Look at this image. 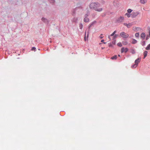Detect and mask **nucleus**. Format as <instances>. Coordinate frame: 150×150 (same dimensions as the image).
I'll return each mask as SVG.
<instances>
[{"mask_svg": "<svg viewBox=\"0 0 150 150\" xmlns=\"http://www.w3.org/2000/svg\"><path fill=\"white\" fill-rule=\"evenodd\" d=\"M115 35V34H114V33H113L111 34L109 36H108V38H109L110 39V36H114V35Z\"/></svg>", "mask_w": 150, "mask_h": 150, "instance_id": "412c9836", "label": "nucleus"}, {"mask_svg": "<svg viewBox=\"0 0 150 150\" xmlns=\"http://www.w3.org/2000/svg\"><path fill=\"white\" fill-rule=\"evenodd\" d=\"M146 50H150V44H149L146 48Z\"/></svg>", "mask_w": 150, "mask_h": 150, "instance_id": "4468645a", "label": "nucleus"}, {"mask_svg": "<svg viewBox=\"0 0 150 150\" xmlns=\"http://www.w3.org/2000/svg\"><path fill=\"white\" fill-rule=\"evenodd\" d=\"M125 16H127L128 17H129L130 16V14H128V13H126L125 14Z\"/></svg>", "mask_w": 150, "mask_h": 150, "instance_id": "b1692460", "label": "nucleus"}, {"mask_svg": "<svg viewBox=\"0 0 150 150\" xmlns=\"http://www.w3.org/2000/svg\"><path fill=\"white\" fill-rule=\"evenodd\" d=\"M146 36V34L144 33H142L141 35V37L142 38H143V39L145 38Z\"/></svg>", "mask_w": 150, "mask_h": 150, "instance_id": "6e6552de", "label": "nucleus"}, {"mask_svg": "<svg viewBox=\"0 0 150 150\" xmlns=\"http://www.w3.org/2000/svg\"><path fill=\"white\" fill-rule=\"evenodd\" d=\"M146 2V0H140V2L142 4H144Z\"/></svg>", "mask_w": 150, "mask_h": 150, "instance_id": "f8f14e48", "label": "nucleus"}, {"mask_svg": "<svg viewBox=\"0 0 150 150\" xmlns=\"http://www.w3.org/2000/svg\"><path fill=\"white\" fill-rule=\"evenodd\" d=\"M86 35V32L85 33V35ZM84 40H85V41H86V35L85 36V37H84Z\"/></svg>", "mask_w": 150, "mask_h": 150, "instance_id": "c756f323", "label": "nucleus"}, {"mask_svg": "<svg viewBox=\"0 0 150 150\" xmlns=\"http://www.w3.org/2000/svg\"><path fill=\"white\" fill-rule=\"evenodd\" d=\"M137 29V28L136 27H133V29L134 30H136Z\"/></svg>", "mask_w": 150, "mask_h": 150, "instance_id": "cd10ccee", "label": "nucleus"}, {"mask_svg": "<svg viewBox=\"0 0 150 150\" xmlns=\"http://www.w3.org/2000/svg\"><path fill=\"white\" fill-rule=\"evenodd\" d=\"M148 52L146 51H145L144 52V59L145 57L147 56V55Z\"/></svg>", "mask_w": 150, "mask_h": 150, "instance_id": "1a4fd4ad", "label": "nucleus"}, {"mask_svg": "<svg viewBox=\"0 0 150 150\" xmlns=\"http://www.w3.org/2000/svg\"><path fill=\"white\" fill-rule=\"evenodd\" d=\"M118 56L119 57H120V55L119 54L118 55Z\"/></svg>", "mask_w": 150, "mask_h": 150, "instance_id": "72a5a7b5", "label": "nucleus"}, {"mask_svg": "<svg viewBox=\"0 0 150 150\" xmlns=\"http://www.w3.org/2000/svg\"><path fill=\"white\" fill-rule=\"evenodd\" d=\"M92 25V24L90 25V27L91 26V25Z\"/></svg>", "mask_w": 150, "mask_h": 150, "instance_id": "c9c22d12", "label": "nucleus"}, {"mask_svg": "<svg viewBox=\"0 0 150 150\" xmlns=\"http://www.w3.org/2000/svg\"><path fill=\"white\" fill-rule=\"evenodd\" d=\"M101 38H102V37H101Z\"/></svg>", "mask_w": 150, "mask_h": 150, "instance_id": "e433bc0d", "label": "nucleus"}, {"mask_svg": "<svg viewBox=\"0 0 150 150\" xmlns=\"http://www.w3.org/2000/svg\"><path fill=\"white\" fill-rule=\"evenodd\" d=\"M116 30L115 31L113 32V33H114V34H115V33H116Z\"/></svg>", "mask_w": 150, "mask_h": 150, "instance_id": "7c9ffc66", "label": "nucleus"}, {"mask_svg": "<svg viewBox=\"0 0 150 150\" xmlns=\"http://www.w3.org/2000/svg\"><path fill=\"white\" fill-rule=\"evenodd\" d=\"M123 25L126 26L128 28H130L133 25L132 23L127 24L126 23H124Z\"/></svg>", "mask_w": 150, "mask_h": 150, "instance_id": "20e7f679", "label": "nucleus"}, {"mask_svg": "<svg viewBox=\"0 0 150 150\" xmlns=\"http://www.w3.org/2000/svg\"><path fill=\"white\" fill-rule=\"evenodd\" d=\"M118 36V35L117 34H115L112 38V39L115 40L116 38Z\"/></svg>", "mask_w": 150, "mask_h": 150, "instance_id": "2eb2a0df", "label": "nucleus"}, {"mask_svg": "<svg viewBox=\"0 0 150 150\" xmlns=\"http://www.w3.org/2000/svg\"><path fill=\"white\" fill-rule=\"evenodd\" d=\"M42 21H44L45 22H47V20L44 18H42Z\"/></svg>", "mask_w": 150, "mask_h": 150, "instance_id": "6ab92c4d", "label": "nucleus"}, {"mask_svg": "<svg viewBox=\"0 0 150 150\" xmlns=\"http://www.w3.org/2000/svg\"><path fill=\"white\" fill-rule=\"evenodd\" d=\"M88 16V15L87 14L86 15V16Z\"/></svg>", "mask_w": 150, "mask_h": 150, "instance_id": "f704fd0d", "label": "nucleus"}, {"mask_svg": "<svg viewBox=\"0 0 150 150\" xmlns=\"http://www.w3.org/2000/svg\"><path fill=\"white\" fill-rule=\"evenodd\" d=\"M127 11L128 13H130L132 12V10L131 9H129L127 10Z\"/></svg>", "mask_w": 150, "mask_h": 150, "instance_id": "5701e85b", "label": "nucleus"}, {"mask_svg": "<svg viewBox=\"0 0 150 150\" xmlns=\"http://www.w3.org/2000/svg\"><path fill=\"white\" fill-rule=\"evenodd\" d=\"M83 25L82 24H79V28L81 29H82L83 28Z\"/></svg>", "mask_w": 150, "mask_h": 150, "instance_id": "aec40b11", "label": "nucleus"}, {"mask_svg": "<svg viewBox=\"0 0 150 150\" xmlns=\"http://www.w3.org/2000/svg\"><path fill=\"white\" fill-rule=\"evenodd\" d=\"M104 40H101V42H103V43H104L105 44V42H104Z\"/></svg>", "mask_w": 150, "mask_h": 150, "instance_id": "c85d7f7f", "label": "nucleus"}, {"mask_svg": "<svg viewBox=\"0 0 150 150\" xmlns=\"http://www.w3.org/2000/svg\"><path fill=\"white\" fill-rule=\"evenodd\" d=\"M89 21V19L88 18L85 17L84 19V21L85 22H88Z\"/></svg>", "mask_w": 150, "mask_h": 150, "instance_id": "9b49d317", "label": "nucleus"}, {"mask_svg": "<svg viewBox=\"0 0 150 150\" xmlns=\"http://www.w3.org/2000/svg\"><path fill=\"white\" fill-rule=\"evenodd\" d=\"M139 12H133L132 14V17L134 18L137 16L139 14Z\"/></svg>", "mask_w": 150, "mask_h": 150, "instance_id": "7ed1b4c3", "label": "nucleus"}, {"mask_svg": "<svg viewBox=\"0 0 150 150\" xmlns=\"http://www.w3.org/2000/svg\"><path fill=\"white\" fill-rule=\"evenodd\" d=\"M131 52L132 54H134L135 53V51L134 50H132L131 51Z\"/></svg>", "mask_w": 150, "mask_h": 150, "instance_id": "393cba45", "label": "nucleus"}, {"mask_svg": "<svg viewBox=\"0 0 150 150\" xmlns=\"http://www.w3.org/2000/svg\"><path fill=\"white\" fill-rule=\"evenodd\" d=\"M122 44L124 45H126L128 44V42L127 41H124L122 42Z\"/></svg>", "mask_w": 150, "mask_h": 150, "instance_id": "dca6fc26", "label": "nucleus"}, {"mask_svg": "<svg viewBox=\"0 0 150 150\" xmlns=\"http://www.w3.org/2000/svg\"><path fill=\"white\" fill-rule=\"evenodd\" d=\"M142 45L143 46H144L145 45V44H146V43H145V41H144L143 42H142Z\"/></svg>", "mask_w": 150, "mask_h": 150, "instance_id": "bb28decb", "label": "nucleus"}, {"mask_svg": "<svg viewBox=\"0 0 150 150\" xmlns=\"http://www.w3.org/2000/svg\"><path fill=\"white\" fill-rule=\"evenodd\" d=\"M117 56L116 55L113 56L112 57H111L110 59L112 60L116 59H117Z\"/></svg>", "mask_w": 150, "mask_h": 150, "instance_id": "9d476101", "label": "nucleus"}, {"mask_svg": "<svg viewBox=\"0 0 150 150\" xmlns=\"http://www.w3.org/2000/svg\"><path fill=\"white\" fill-rule=\"evenodd\" d=\"M35 49H36V48L35 47H33L31 49V50L35 51Z\"/></svg>", "mask_w": 150, "mask_h": 150, "instance_id": "a878e982", "label": "nucleus"}, {"mask_svg": "<svg viewBox=\"0 0 150 150\" xmlns=\"http://www.w3.org/2000/svg\"><path fill=\"white\" fill-rule=\"evenodd\" d=\"M90 8L91 9L99 12H101L103 10V8L100 4L98 2L91 3L90 5Z\"/></svg>", "mask_w": 150, "mask_h": 150, "instance_id": "f257e3e1", "label": "nucleus"}, {"mask_svg": "<svg viewBox=\"0 0 150 150\" xmlns=\"http://www.w3.org/2000/svg\"><path fill=\"white\" fill-rule=\"evenodd\" d=\"M135 36L136 37H138L139 36V34L138 33H136L135 34Z\"/></svg>", "mask_w": 150, "mask_h": 150, "instance_id": "4be33fe9", "label": "nucleus"}, {"mask_svg": "<svg viewBox=\"0 0 150 150\" xmlns=\"http://www.w3.org/2000/svg\"><path fill=\"white\" fill-rule=\"evenodd\" d=\"M101 38H102V37H101Z\"/></svg>", "mask_w": 150, "mask_h": 150, "instance_id": "4c0bfd02", "label": "nucleus"}, {"mask_svg": "<svg viewBox=\"0 0 150 150\" xmlns=\"http://www.w3.org/2000/svg\"><path fill=\"white\" fill-rule=\"evenodd\" d=\"M128 51V49L127 48L123 47L121 49V53H122L124 52L126 53Z\"/></svg>", "mask_w": 150, "mask_h": 150, "instance_id": "423d86ee", "label": "nucleus"}, {"mask_svg": "<svg viewBox=\"0 0 150 150\" xmlns=\"http://www.w3.org/2000/svg\"><path fill=\"white\" fill-rule=\"evenodd\" d=\"M140 58H138L137 59H136L135 61V64H137L140 61Z\"/></svg>", "mask_w": 150, "mask_h": 150, "instance_id": "0eeeda50", "label": "nucleus"}, {"mask_svg": "<svg viewBox=\"0 0 150 150\" xmlns=\"http://www.w3.org/2000/svg\"><path fill=\"white\" fill-rule=\"evenodd\" d=\"M137 65L135 64L134 65L132 66V68H135L137 67Z\"/></svg>", "mask_w": 150, "mask_h": 150, "instance_id": "f3484780", "label": "nucleus"}, {"mask_svg": "<svg viewBox=\"0 0 150 150\" xmlns=\"http://www.w3.org/2000/svg\"><path fill=\"white\" fill-rule=\"evenodd\" d=\"M137 41L135 39H133L132 43L133 44H135L137 43Z\"/></svg>", "mask_w": 150, "mask_h": 150, "instance_id": "ddd939ff", "label": "nucleus"}, {"mask_svg": "<svg viewBox=\"0 0 150 150\" xmlns=\"http://www.w3.org/2000/svg\"><path fill=\"white\" fill-rule=\"evenodd\" d=\"M120 35L123 38H127L129 36L128 34L124 32L121 33L120 34Z\"/></svg>", "mask_w": 150, "mask_h": 150, "instance_id": "f03ea898", "label": "nucleus"}, {"mask_svg": "<svg viewBox=\"0 0 150 150\" xmlns=\"http://www.w3.org/2000/svg\"><path fill=\"white\" fill-rule=\"evenodd\" d=\"M124 20V17L122 16H120L117 20V21L118 23L122 22Z\"/></svg>", "mask_w": 150, "mask_h": 150, "instance_id": "39448f33", "label": "nucleus"}, {"mask_svg": "<svg viewBox=\"0 0 150 150\" xmlns=\"http://www.w3.org/2000/svg\"><path fill=\"white\" fill-rule=\"evenodd\" d=\"M149 37L150 36V31H149Z\"/></svg>", "mask_w": 150, "mask_h": 150, "instance_id": "473e14b6", "label": "nucleus"}, {"mask_svg": "<svg viewBox=\"0 0 150 150\" xmlns=\"http://www.w3.org/2000/svg\"><path fill=\"white\" fill-rule=\"evenodd\" d=\"M148 38H148V35H147V37H146V40H147V39H148Z\"/></svg>", "mask_w": 150, "mask_h": 150, "instance_id": "2f4dec72", "label": "nucleus"}, {"mask_svg": "<svg viewBox=\"0 0 150 150\" xmlns=\"http://www.w3.org/2000/svg\"><path fill=\"white\" fill-rule=\"evenodd\" d=\"M117 45L119 47H120L122 46V44L121 42L118 43L117 44Z\"/></svg>", "mask_w": 150, "mask_h": 150, "instance_id": "a211bd4d", "label": "nucleus"}]
</instances>
